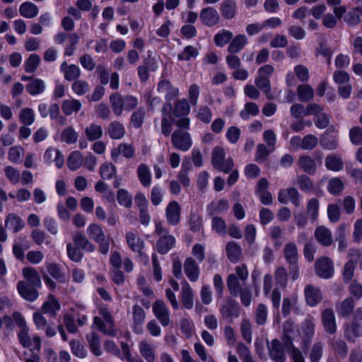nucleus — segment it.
<instances>
[{
	"label": "nucleus",
	"instance_id": "11",
	"mask_svg": "<svg viewBox=\"0 0 362 362\" xmlns=\"http://www.w3.org/2000/svg\"><path fill=\"white\" fill-rule=\"evenodd\" d=\"M300 311V303L296 294L293 293L284 298L282 303V314L284 317L289 315L291 312L299 313Z\"/></svg>",
	"mask_w": 362,
	"mask_h": 362
},
{
	"label": "nucleus",
	"instance_id": "10",
	"mask_svg": "<svg viewBox=\"0 0 362 362\" xmlns=\"http://www.w3.org/2000/svg\"><path fill=\"white\" fill-rule=\"evenodd\" d=\"M172 142L178 149L186 151L192 146V139L188 132L176 130L172 135Z\"/></svg>",
	"mask_w": 362,
	"mask_h": 362
},
{
	"label": "nucleus",
	"instance_id": "8",
	"mask_svg": "<svg viewBox=\"0 0 362 362\" xmlns=\"http://www.w3.org/2000/svg\"><path fill=\"white\" fill-rule=\"evenodd\" d=\"M165 218L170 226H177L181 219V206L177 201H170L165 208Z\"/></svg>",
	"mask_w": 362,
	"mask_h": 362
},
{
	"label": "nucleus",
	"instance_id": "58",
	"mask_svg": "<svg viewBox=\"0 0 362 362\" xmlns=\"http://www.w3.org/2000/svg\"><path fill=\"white\" fill-rule=\"evenodd\" d=\"M61 139L66 144H74L78 139V133L73 127H66L61 133Z\"/></svg>",
	"mask_w": 362,
	"mask_h": 362
},
{
	"label": "nucleus",
	"instance_id": "46",
	"mask_svg": "<svg viewBox=\"0 0 362 362\" xmlns=\"http://www.w3.org/2000/svg\"><path fill=\"white\" fill-rule=\"evenodd\" d=\"M233 34L226 29L219 30L214 36V42L218 47H223L233 38Z\"/></svg>",
	"mask_w": 362,
	"mask_h": 362
},
{
	"label": "nucleus",
	"instance_id": "6",
	"mask_svg": "<svg viewBox=\"0 0 362 362\" xmlns=\"http://www.w3.org/2000/svg\"><path fill=\"white\" fill-rule=\"evenodd\" d=\"M152 310L155 317L162 326L167 327L171 323L169 308L163 300H156L153 303Z\"/></svg>",
	"mask_w": 362,
	"mask_h": 362
},
{
	"label": "nucleus",
	"instance_id": "2",
	"mask_svg": "<svg viewBox=\"0 0 362 362\" xmlns=\"http://www.w3.org/2000/svg\"><path fill=\"white\" fill-rule=\"evenodd\" d=\"M86 231L90 239L98 243V251L106 255L110 250V241L102 227L98 224L91 223L88 226Z\"/></svg>",
	"mask_w": 362,
	"mask_h": 362
},
{
	"label": "nucleus",
	"instance_id": "14",
	"mask_svg": "<svg viewBox=\"0 0 362 362\" xmlns=\"http://www.w3.org/2000/svg\"><path fill=\"white\" fill-rule=\"evenodd\" d=\"M304 296L306 303L311 306H316L322 300L321 290L313 285H307L304 288Z\"/></svg>",
	"mask_w": 362,
	"mask_h": 362
},
{
	"label": "nucleus",
	"instance_id": "26",
	"mask_svg": "<svg viewBox=\"0 0 362 362\" xmlns=\"http://www.w3.org/2000/svg\"><path fill=\"white\" fill-rule=\"evenodd\" d=\"M175 244V238L171 235L161 236L157 243V251L162 255L166 254Z\"/></svg>",
	"mask_w": 362,
	"mask_h": 362
},
{
	"label": "nucleus",
	"instance_id": "38",
	"mask_svg": "<svg viewBox=\"0 0 362 362\" xmlns=\"http://www.w3.org/2000/svg\"><path fill=\"white\" fill-rule=\"evenodd\" d=\"M23 275L30 284L35 287H41L42 283L38 272L32 267H25Z\"/></svg>",
	"mask_w": 362,
	"mask_h": 362
},
{
	"label": "nucleus",
	"instance_id": "57",
	"mask_svg": "<svg viewBox=\"0 0 362 362\" xmlns=\"http://www.w3.org/2000/svg\"><path fill=\"white\" fill-rule=\"evenodd\" d=\"M296 326L291 320H286L283 325L284 337L286 346L291 344V337L294 334Z\"/></svg>",
	"mask_w": 362,
	"mask_h": 362
},
{
	"label": "nucleus",
	"instance_id": "3",
	"mask_svg": "<svg viewBox=\"0 0 362 362\" xmlns=\"http://www.w3.org/2000/svg\"><path fill=\"white\" fill-rule=\"evenodd\" d=\"M274 71V67L273 66L264 65L258 69L257 76L255 80L256 86L264 93L269 99L272 98L269 77Z\"/></svg>",
	"mask_w": 362,
	"mask_h": 362
},
{
	"label": "nucleus",
	"instance_id": "21",
	"mask_svg": "<svg viewBox=\"0 0 362 362\" xmlns=\"http://www.w3.org/2000/svg\"><path fill=\"white\" fill-rule=\"evenodd\" d=\"M72 239L76 246L81 250L88 252H93L95 250V245L81 232L75 233Z\"/></svg>",
	"mask_w": 362,
	"mask_h": 362
},
{
	"label": "nucleus",
	"instance_id": "25",
	"mask_svg": "<svg viewBox=\"0 0 362 362\" xmlns=\"http://www.w3.org/2000/svg\"><path fill=\"white\" fill-rule=\"evenodd\" d=\"M229 202L226 199H220L212 201L207 205L206 210L210 215L219 214L228 211Z\"/></svg>",
	"mask_w": 362,
	"mask_h": 362
},
{
	"label": "nucleus",
	"instance_id": "59",
	"mask_svg": "<svg viewBox=\"0 0 362 362\" xmlns=\"http://www.w3.org/2000/svg\"><path fill=\"white\" fill-rule=\"evenodd\" d=\"M303 333L308 338L313 337L315 330V319L313 317L306 318L302 323Z\"/></svg>",
	"mask_w": 362,
	"mask_h": 362
},
{
	"label": "nucleus",
	"instance_id": "42",
	"mask_svg": "<svg viewBox=\"0 0 362 362\" xmlns=\"http://www.w3.org/2000/svg\"><path fill=\"white\" fill-rule=\"evenodd\" d=\"M47 272L50 276H52L54 279H56L58 282L65 283L66 281V278L65 273L62 271V269L59 267L57 264L51 263L47 265Z\"/></svg>",
	"mask_w": 362,
	"mask_h": 362
},
{
	"label": "nucleus",
	"instance_id": "64",
	"mask_svg": "<svg viewBox=\"0 0 362 362\" xmlns=\"http://www.w3.org/2000/svg\"><path fill=\"white\" fill-rule=\"evenodd\" d=\"M274 279L276 284L284 288L287 284L288 274L286 269L284 267H279L274 272Z\"/></svg>",
	"mask_w": 362,
	"mask_h": 362
},
{
	"label": "nucleus",
	"instance_id": "19",
	"mask_svg": "<svg viewBox=\"0 0 362 362\" xmlns=\"http://www.w3.org/2000/svg\"><path fill=\"white\" fill-rule=\"evenodd\" d=\"M17 290L20 296L28 301H35L38 297L37 289L25 281H21L18 282Z\"/></svg>",
	"mask_w": 362,
	"mask_h": 362
},
{
	"label": "nucleus",
	"instance_id": "48",
	"mask_svg": "<svg viewBox=\"0 0 362 362\" xmlns=\"http://www.w3.org/2000/svg\"><path fill=\"white\" fill-rule=\"evenodd\" d=\"M137 174L141 183L144 187L150 186L151 183V175L147 165L141 164L137 169Z\"/></svg>",
	"mask_w": 362,
	"mask_h": 362
},
{
	"label": "nucleus",
	"instance_id": "52",
	"mask_svg": "<svg viewBox=\"0 0 362 362\" xmlns=\"http://www.w3.org/2000/svg\"><path fill=\"white\" fill-rule=\"evenodd\" d=\"M259 112V107L254 103H247L244 108L240 111V116L242 119L247 120L250 116H256Z\"/></svg>",
	"mask_w": 362,
	"mask_h": 362
},
{
	"label": "nucleus",
	"instance_id": "55",
	"mask_svg": "<svg viewBox=\"0 0 362 362\" xmlns=\"http://www.w3.org/2000/svg\"><path fill=\"white\" fill-rule=\"evenodd\" d=\"M117 199L119 205L130 208L132 205V197L124 189H120L117 192Z\"/></svg>",
	"mask_w": 362,
	"mask_h": 362
},
{
	"label": "nucleus",
	"instance_id": "31",
	"mask_svg": "<svg viewBox=\"0 0 362 362\" xmlns=\"http://www.w3.org/2000/svg\"><path fill=\"white\" fill-rule=\"evenodd\" d=\"M226 252L229 260L233 263H235L240 257L242 250L238 243L231 241L227 244Z\"/></svg>",
	"mask_w": 362,
	"mask_h": 362
},
{
	"label": "nucleus",
	"instance_id": "51",
	"mask_svg": "<svg viewBox=\"0 0 362 362\" xmlns=\"http://www.w3.org/2000/svg\"><path fill=\"white\" fill-rule=\"evenodd\" d=\"M362 16V8L356 7L344 16V21L350 25H354L360 23Z\"/></svg>",
	"mask_w": 362,
	"mask_h": 362
},
{
	"label": "nucleus",
	"instance_id": "34",
	"mask_svg": "<svg viewBox=\"0 0 362 362\" xmlns=\"http://www.w3.org/2000/svg\"><path fill=\"white\" fill-rule=\"evenodd\" d=\"M247 44V38L244 35H236L230 42L228 51L230 53H238Z\"/></svg>",
	"mask_w": 362,
	"mask_h": 362
},
{
	"label": "nucleus",
	"instance_id": "27",
	"mask_svg": "<svg viewBox=\"0 0 362 362\" xmlns=\"http://www.w3.org/2000/svg\"><path fill=\"white\" fill-rule=\"evenodd\" d=\"M172 110V106L170 103L164 105L162 109L163 117L161 131L165 136H169L171 133V122L169 119L171 117L170 112Z\"/></svg>",
	"mask_w": 362,
	"mask_h": 362
},
{
	"label": "nucleus",
	"instance_id": "1",
	"mask_svg": "<svg viewBox=\"0 0 362 362\" xmlns=\"http://www.w3.org/2000/svg\"><path fill=\"white\" fill-rule=\"evenodd\" d=\"M99 314L105 320L103 322L101 317L95 316L93 318V323L98 329L104 334L115 337L117 335V330L115 329L114 320L111 312L106 305H100L98 307Z\"/></svg>",
	"mask_w": 362,
	"mask_h": 362
},
{
	"label": "nucleus",
	"instance_id": "16",
	"mask_svg": "<svg viewBox=\"0 0 362 362\" xmlns=\"http://www.w3.org/2000/svg\"><path fill=\"white\" fill-rule=\"evenodd\" d=\"M227 286L230 293L237 297L243 289L249 286L246 281L238 279L236 274H230L227 279Z\"/></svg>",
	"mask_w": 362,
	"mask_h": 362
},
{
	"label": "nucleus",
	"instance_id": "9",
	"mask_svg": "<svg viewBox=\"0 0 362 362\" xmlns=\"http://www.w3.org/2000/svg\"><path fill=\"white\" fill-rule=\"evenodd\" d=\"M146 313L144 310L139 305H134L132 308V325L134 333L142 334L144 333L143 325L145 322Z\"/></svg>",
	"mask_w": 362,
	"mask_h": 362
},
{
	"label": "nucleus",
	"instance_id": "30",
	"mask_svg": "<svg viewBox=\"0 0 362 362\" xmlns=\"http://www.w3.org/2000/svg\"><path fill=\"white\" fill-rule=\"evenodd\" d=\"M86 340L88 343L90 351L96 356H101L103 351L99 335L95 332H91L86 335Z\"/></svg>",
	"mask_w": 362,
	"mask_h": 362
},
{
	"label": "nucleus",
	"instance_id": "28",
	"mask_svg": "<svg viewBox=\"0 0 362 362\" xmlns=\"http://www.w3.org/2000/svg\"><path fill=\"white\" fill-rule=\"evenodd\" d=\"M126 240L129 248L135 252L141 253L144 247V241L133 232L126 234Z\"/></svg>",
	"mask_w": 362,
	"mask_h": 362
},
{
	"label": "nucleus",
	"instance_id": "44",
	"mask_svg": "<svg viewBox=\"0 0 362 362\" xmlns=\"http://www.w3.org/2000/svg\"><path fill=\"white\" fill-rule=\"evenodd\" d=\"M35 119L34 110L29 107L23 108L19 112V120L25 126H30Z\"/></svg>",
	"mask_w": 362,
	"mask_h": 362
},
{
	"label": "nucleus",
	"instance_id": "5",
	"mask_svg": "<svg viewBox=\"0 0 362 362\" xmlns=\"http://www.w3.org/2000/svg\"><path fill=\"white\" fill-rule=\"evenodd\" d=\"M315 270L319 277L330 279L334 273L333 262L329 257L323 256L316 260Z\"/></svg>",
	"mask_w": 362,
	"mask_h": 362
},
{
	"label": "nucleus",
	"instance_id": "4",
	"mask_svg": "<svg viewBox=\"0 0 362 362\" xmlns=\"http://www.w3.org/2000/svg\"><path fill=\"white\" fill-rule=\"evenodd\" d=\"M362 335V308H358L354 313L351 325L344 328V336L348 341H354L356 337Z\"/></svg>",
	"mask_w": 362,
	"mask_h": 362
},
{
	"label": "nucleus",
	"instance_id": "56",
	"mask_svg": "<svg viewBox=\"0 0 362 362\" xmlns=\"http://www.w3.org/2000/svg\"><path fill=\"white\" fill-rule=\"evenodd\" d=\"M164 189L158 185H154L151 189L150 199L153 206H158L163 199Z\"/></svg>",
	"mask_w": 362,
	"mask_h": 362
},
{
	"label": "nucleus",
	"instance_id": "32",
	"mask_svg": "<svg viewBox=\"0 0 362 362\" xmlns=\"http://www.w3.org/2000/svg\"><path fill=\"white\" fill-rule=\"evenodd\" d=\"M355 303L351 297L346 298L337 307L338 314L342 317L349 316L354 308Z\"/></svg>",
	"mask_w": 362,
	"mask_h": 362
},
{
	"label": "nucleus",
	"instance_id": "18",
	"mask_svg": "<svg viewBox=\"0 0 362 362\" xmlns=\"http://www.w3.org/2000/svg\"><path fill=\"white\" fill-rule=\"evenodd\" d=\"M199 17L202 22L209 27L216 25L220 19L217 11L212 7H206L202 9Z\"/></svg>",
	"mask_w": 362,
	"mask_h": 362
},
{
	"label": "nucleus",
	"instance_id": "53",
	"mask_svg": "<svg viewBox=\"0 0 362 362\" xmlns=\"http://www.w3.org/2000/svg\"><path fill=\"white\" fill-rule=\"evenodd\" d=\"M268 309L266 305L259 303L255 310V322L257 325H263L267 322Z\"/></svg>",
	"mask_w": 362,
	"mask_h": 362
},
{
	"label": "nucleus",
	"instance_id": "35",
	"mask_svg": "<svg viewBox=\"0 0 362 362\" xmlns=\"http://www.w3.org/2000/svg\"><path fill=\"white\" fill-rule=\"evenodd\" d=\"M19 13L25 18H33L38 14V8L33 3L26 1L20 6Z\"/></svg>",
	"mask_w": 362,
	"mask_h": 362
},
{
	"label": "nucleus",
	"instance_id": "15",
	"mask_svg": "<svg viewBox=\"0 0 362 362\" xmlns=\"http://www.w3.org/2000/svg\"><path fill=\"white\" fill-rule=\"evenodd\" d=\"M194 291L189 283L184 280L182 282V290L180 293V300L182 306L187 310L192 309L194 306Z\"/></svg>",
	"mask_w": 362,
	"mask_h": 362
},
{
	"label": "nucleus",
	"instance_id": "24",
	"mask_svg": "<svg viewBox=\"0 0 362 362\" xmlns=\"http://www.w3.org/2000/svg\"><path fill=\"white\" fill-rule=\"evenodd\" d=\"M284 256L288 264H298V252L296 245L293 242L285 244L283 250Z\"/></svg>",
	"mask_w": 362,
	"mask_h": 362
},
{
	"label": "nucleus",
	"instance_id": "12",
	"mask_svg": "<svg viewBox=\"0 0 362 362\" xmlns=\"http://www.w3.org/2000/svg\"><path fill=\"white\" fill-rule=\"evenodd\" d=\"M322 322L325 331L330 334L337 331L335 315L332 309L326 308L321 313Z\"/></svg>",
	"mask_w": 362,
	"mask_h": 362
},
{
	"label": "nucleus",
	"instance_id": "45",
	"mask_svg": "<svg viewBox=\"0 0 362 362\" xmlns=\"http://www.w3.org/2000/svg\"><path fill=\"white\" fill-rule=\"evenodd\" d=\"M110 100L113 112L117 116H120L124 110L123 98L118 93H114L110 95Z\"/></svg>",
	"mask_w": 362,
	"mask_h": 362
},
{
	"label": "nucleus",
	"instance_id": "39",
	"mask_svg": "<svg viewBox=\"0 0 362 362\" xmlns=\"http://www.w3.org/2000/svg\"><path fill=\"white\" fill-rule=\"evenodd\" d=\"M236 4L234 1L225 0L221 4V11L225 18L231 19L236 13Z\"/></svg>",
	"mask_w": 362,
	"mask_h": 362
},
{
	"label": "nucleus",
	"instance_id": "62",
	"mask_svg": "<svg viewBox=\"0 0 362 362\" xmlns=\"http://www.w3.org/2000/svg\"><path fill=\"white\" fill-rule=\"evenodd\" d=\"M196 117L205 124L209 123L212 119V113L210 107L207 106L199 107L196 111Z\"/></svg>",
	"mask_w": 362,
	"mask_h": 362
},
{
	"label": "nucleus",
	"instance_id": "49",
	"mask_svg": "<svg viewBox=\"0 0 362 362\" xmlns=\"http://www.w3.org/2000/svg\"><path fill=\"white\" fill-rule=\"evenodd\" d=\"M66 253L69 258L74 262H80L83 258L81 250L77 246H74L71 243L66 244Z\"/></svg>",
	"mask_w": 362,
	"mask_h": 362
},
{
	"label": "nucleus",
	"instance_id": "43",
	"mask_svg": "<svg viewBox=\"0 0 362 362\" xmlns=\"http://www.w3.org/2000/svg\"><path fill=\"white\" fill-rule=\"evenodd\" d=\"M134 155V150L131 145L120 144L112 151V157H124L125 158H131Z\"/></svg>",
	"mask_w": 362,
	"mask_h": 362
},
{
	"label": "nucleus",
	"instance_id": "54",
	"mask_svg": "<svg viewBox=\"0 0 362 362\" xmlns=\"http://www.w3.org/2000/svg\"><path fill=\"white\" fill-rule=\"evenodd\" d=\"M240 332L244 340L251 344L252 340V325L248 319H243L240 325Z\"/></svg>",
	"mask_w": 362,
	"mask_h": 362
},
{
	"label": "nucleus",
	"instance_id": "36",
	"mask_svg": "<svg viewBox=\"0 0 362 362\" xmlns=\"http://www.w3.org/2000/svg\"><path fill=\"white\" fill-rule=\"evenodd\" d=\"M81 103L76 99L65 100L62 105V109L64 115H71L77 112L81 108Z\"/></svg>",
	"mask_w": 362,
	"mask_h": 362
},
{
	"label": "nucleus",
	"instance_id": "60",
	"mask_svg": "<svg viewBox=\"0 0 362 362\" xmlns=\"http://www.w3.org/2000/svg\"><path fill=\"white\" fill-rule=\"evenodd\" d=\"M18 337L21 344L24 348L31 349L33 343L29 335V328L28 326L20 329V331L18 333Z\"/></svg>",
	"mask_w": 362,
	"mask_h": 362
},
{
	"label": "nucleus",
	"instance_id": "47",
	"mask_svg": "<svg viewBox=\"0 0 362 362\" xmlns=\"http://www.w3.org/2000/svg\"><path fill=\"white\" fill-rule=\"evenodd\" d=\"M85 134L88 140L94 141L102 137L103 129L99 124H90L86 128Z\"/></svg>",
	"mask_w": 362,
	"mask_h": 362
},
{
	"label": "nucleus",
	"instance_id": "20",
	"mask_svg": "<svg viewBox=\"0 0 362 362\" xmlns=\"http://www.w3.org/2000/svg\"><path fill=\"white\" fill-rule=\"evenodd\" d=\"M5 226L13 233H17L23 228L25 223L19 216L11 213L5 218Z\"/></svg>",
	"mask_w": 362,
	"mask_h": 362
},
{
	"label": "nucleus",
	"instance_id": "17",
	"mask_svg": "<svg viewBox=\"0 0 362 362\" xmlns=\"http://www.w3.org/2000/svg\"><path fill=\"white\" fill-rule=\"evenodd\" d=\"M184 272L188 279L196 282L199 277L200 270L198 264L192 257H187L184 262Z\"/></svg>",
	"mask_w": 362,
	"mask_h": 362
},
{
	"label": "nucleus",
	"instance_id": "40",
	"mask_svg": "<svg viewBox=\"0 0 362 362\" xmlns=\"http://www.w3.org/2000/svg\"><path fill=\"white\" fill-rule=\"evenodd\" d=\"M45 87V83L42 79L34 78L27 85L26 90L31 95H37L42 93Z\"/></svg>",
	"mask_w": 362,
	"mask_h": 362
},
{
	"label": "nucleus",
	"instance_id": "37",
	"mask_svg": "<svg viewBox=\"0 0 362 362\" xmlns=\"http://www.w3.org/2000/svg\"><path fill=\"white\" fill-rule=\"evenodd\" d=\"M190 112V106L185 98L177 100L175 103L173 114L177 117H185Z\"/></svg>",
	"mask_w": 362,
	"mask_h": 362
},
{
	"label": "nucleus",
	"instance_id": "7",
	"mask_svg": "<svg viewBox=\"0 0 362 362\" xmlns=\"http://www.w3.org/2000/svg\"><path fill=\"white\" fill-rule=\"evenodd\" d=\"M139 351L146 362H156V346L148 339H143L138 344Z\"/></svg>",
	"mask_w": 362,
	"mask_h": 362
},
{
	"label": "nucleus",
	"instance_id": "23",
	"mask_svg": "<svg viewBox=\"0 0 362 362\" xmlns=\"http://www.w3.org/2000/svg\"><path fill=\"white\" fill-rule=\"evenodd\" d=\"M316 240L324 246H329L333 242L331 230L325 226H318L315 230Z\"/></svg>",
	"mask_w": 362,
	"mask_h": 362
},
{
	"label": "nucleus",
	"instance_id": "61",
	"mask_svg": "<svg viewBox=\"0 0 362 362\" xmlns=\"http://www.w3.org/2000/svg\"><path fill=\"white\" fill-rule=\"evenodd\" d=\"M40 58L37 54H33L25 60L24 63L25 70L28 73H33L38 67Z\"/></svg>",
	"mask_w": 362,
	"mask_h": 362
},
{
	"label": "nucleus",
	"instance_id": "50",
	"mask_svg": "<svg viewBox=\"0 0 362 362\" xmlns=\"http://www.w3.org/2000/svg\"><path fill=\"white\" fill-rule=\"evenodd\" d=\"M124 127L119 122H112L108 127V134L112 139H119L124 135Z\"/></svg>",
	"mask_w": 362,
	"mask_h": 362
},
{
	"label": "nucleus",
	"instance_id": "63",
	"mask_svg": "<svg viewBox=\"0 0 362 362\" xmlns=\"http://www.w3.org/2000/svg\"><path fill=\"white\" fill-rule=\"evenodd\" d=\"M212 165L220 172L228 173L233 167V160H212Z\"/></svg>",
	"mask_w": 362,
	"mask_h": 362
},
{
	"label": "nucleus",
	"instance_id": "29",
	"mask_svg": "<svg viewBox=\"0 0 362 362\" xmlns=\"http://www.w3.org/2000/svg\"><path fill=\"white\" fill-rule=\"evenodd\" d=\"M60 303L57 299L53 295H50L48 300L42 305V310L44 313L54 317L57 312L60 310Z\"/></svg>",
	"mask_w": 362,
	"mask_h": 362
},
{
	"label": "nucleus",
	"instance_id": "13",
	"mask_svg": "<svg viewBox=\"0 0 362 362\" xmlns=\"http://www.w3.org/2000/svg\"><path fill=\"white\" fill-rule=\"evenodd\" d=\"M269 356L275 362H284L286 354L284 349L278 339H273L271 343L267 342Z\"/></svg>",
	"mask_w": 362,
	"mask_h": 362
},
{
	"label": "nucleus",
	"instance_id": "33",
	"mask_svg": "<svg viewBox=\"0 0 362 362\" xmlns=\"http://www.w3.org/2000/svg\"><path fill=\"white\" fill-rule=\"evenodd\" d=\"M61 71L64 73V78L67 81H74L78 78L80 76V69L74 65H67L64 62L61 65Z\"/></svg>",
	"mask_w": 362,
	"mask_h": 362
},
{
	"label": "nucleus",
	"instance_id": "22",
	"mask_svg": "<svg viewBox=\"0 0 362 362\" xmlns=\"http://www.w3.org/2000/svg\"><path fill=\"white\" fill-rule=\"evenodd\" d=\"M158 91L160 93H164L165 99L168 100H173L179 94V89L173 86L170 82L167 80H163L159 82Z\"/></svg>",
	"mask_w": 362,
	"mask_h": 362
},
{
	"label": "nucleus",
	"instance_id": "41",
	"mask_svg": "<svg viewBox=\"0 0 362 362\" xmlns=\"http://www.w3.org/2000/svg\"><path fill=\"white\" fill-rule=\"evenodd\" d=\"M297 93L298 99L303 102H307L313 99L314 96L313 88L309 84H301L298 87Z\"/></svg>",
	"mask_w": 362,
	"mask_h": 362
}]
</instances>
